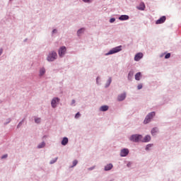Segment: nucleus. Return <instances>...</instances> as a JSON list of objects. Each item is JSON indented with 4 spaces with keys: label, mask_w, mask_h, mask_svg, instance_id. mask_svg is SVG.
<instances>
[{
    "label": "nucleus",
    "mask_w": 181,
    "mask_h": 181,
    "mask_svg": "<svg viewBox=\"0 0 181 181\" xmlns=\"http://www.w3.org/2000/svg\"><path fill=\"white\" fill-rule=\"evenodd\" d=\"M97 82H98V78H97Z\"/></svg>",
    "instance_id": "38"
},
{
    "label": "nucleus",
    "mask_w": 181,
    "mask_h": 181,
    "mask_svg": "<svg viewBox=\"0 0 181 181\" xmlns=\"http://www.w3.org/2000/svg\"><path fill=\"white\" fill-rule=\"evenodd\" d=\"M129 153V150L127 148H123L120 152V156H127Z\"/></svg>",
    "instance_id": "8"
},
{
    "label": "nucleus",
    "mask_w": 181,
    "mask_h": 181,
    "mask_svg": "<svg viewBox=\"0 0 181 181\" xmlns=\"http://www.w3.org/2000/svg\"><path fill=\"white\" fill-rule=\"evenodd\" d=\"M46 144H45V142H42V143H41V144H40L38 146H37V148H39V149H40V148H45V146Z\"/></svg>",
    "instance_id": "20"
},
{
    "label": "nucleus",
    "mask_w": 181,
    "mask_h": 181,
    "mask_svg": "<svg viewBox=\"0 0 181 181\" xmlns=\"http://www.w3.org/2000/svg\"><path fill=\"white\" fill-rule=\"evenodd\" d=\"M170 57V53H168L165 56V59H169Z\"/></svg>",
    "instance_id": "29"
},
{
    "label": "nucleus",
    "mask_w": 181,
    "mask_h": 181,
    "mask_svg": "<svg viewBox=\"0 0 181 181\" xmlns=\"http://www.w3.org/2000/svg\"><path fill=\"white\" fill-rule=\"evenodd\" d=\"M135 80H136L137 81H139L141 80V72H138L137 74H136Z\"/></svg>",
    "instance_id": "16"
},
{
    "label": "nucleus",
    "mask_w": 181,
    "mask_h": 181,
    "mask_svg": "<svg viewBox=\"0 0 181 181\" xmlns=\"http://www.w3.org/2000/svg\"><path fill=\"white\" fill-rule=\"evenodd\" d=\"M153 145V144H148L146 148V151H149V148H152Z\"/></svg>",
    "instance_id": "22"
},
{
    "label": "nucleus",
    "mask_w": 181,
    "mask_h": 181,
    "mask_svg": "<svg viewBox=\"0 0 181 181\" xmlns=\"http://www.w3.org/2000/svg\"><path fill=\"white\" fill-rule=\"evenodd\" d=\"M84 32V28H81L78 31V35H81Z\"/></svg>",
    "instance_id": "23"
},
{
    "label": "nucleus",
    "mask_w": 181,
    "mask_h": 181,
    "mask_svg": "<svg viewBox=\"0 0 181 181\" xmlns=\"http://www.w3.org/2000/svg\"><path fill=\"white\" fill-rule=\"evenodd\" d=\"M137 9H139V11H145V3H140L139 6H137Z\"/></svg>",
    "instance_id": "11"
},
{
    "label": "nucleus",
    "mask_w": 181,
    "mask_h": 181,
    "mask_svg": "<svg viewBox=\"0 0 181 181\" xmlns=\"http://www.w3.org/2000/svg\"><path fill=\"white\" fill-rule=\"evenodd\" d=\"M56 32H57V30H53L52 33H56Z\"/></svg>",
    "instance_id": "34"
},
{
    "label": "nucleus",
    "mask_w": 181,
    "mask_h": 181,
    "mask_svg": "<svg viewBox=\"0 0 181 181\" xmlns=\"http://www.w3.org/2000/svg\"><path fill=\"white\" fill-rule=\"evenodd\" d=\"M6 158H8V154H5V155L2 156L1 159H5Z\"/></svg>",
    "instance_id": "30"
},
{
    "label": "nucleus",
    "mask_w": 181,
    "mask_h": 181,
    "mask_svg": "<svg viewBox=\"0 0 181 181\" xmlns=\"http://www.w3.org/2000/svg\"><path fill=\"white\" fill-rule=\"evenodd\" d=\"M45 73H46V70L45 69V68H42L40 70V76H43V74H45Z\"/></svg>",
    "instance_id": "19"
},
{
    "label": "nucleus",
    "mask_w": 181,
    "mask_h": 181,
    "mask_svg": "<svg viewBox=\"0 0 181 181\" xmlns=\"http://www.w3.org/2000/svg\"><path fill=\"white\" fill-rule=\"evenodd\" d=\"M122 47V46L120 45L112 49L110 51H109V52L106 54V56H110V54H114L115 53H118V52H121V50H122V49H121Z\"/></svg>",
    "instance_id": "3"
},
{
    "label": "nucleus",
    "mask_w": 181,
    "mask_h": 181,
    "mask_svg": "<svg viewBox=\"0 0 181 181\" xmlns=\"http://www.w3.org/2000/svg\"><path fill=\"white\" fill-rule=\"evenodd\" d=\"M110 23H114V22H115V18H110Z\"/></svg>",
    "instance_id": "28"
},
{
    "label": "nucleus",
    "mask_w": 181,
    "mask_h": 181,
    "mask_svg": "<svg viewBox=\"0 0 181 181\" xmlns=\"http://www.w3.org/2000/svg\"><path fill=\"white\" fill-rule=\"evenodd\" d=\"M151 141V136L147 135L144 139H141V142H149Z\"/></svg>",
    "instance_id": "13"
},
{
    "label": "nucleus",
    "mask_w": 181,
    "mask_h": 181,
    "mask_svg": "<svg viewBox=\"0 0 181 181\" xmlns=\"http://www.w3.org/2000/svg\"><path fill=\"white\" fill-rule=\"evenodd\" d=\"M132 77H134V71H130L128 74V80H132Z\"/></svg>",
    "instance_id": "15"
},
{
    "label": "nucleus",
    "mask_w": 181,
    "mask_h": 181,
    "mask_svg": "<svg viewBox=\"0 0 181 181\" xmlns=\"http://www.w3.org/2000/svg\"><path fill=\"white\" fill-rule=\"evenodd\" d=\"M166 21V17L165 16H162L158 20L156 21V25H160V23H163Z\"/></svg>",
    "instance_id": "9"
},
{
    "label": "nucleus",
    "mask_w": 181,
    "mask_h": 181,
    "mask_svg": "<svg viewBox=\"0 0 181 181\" xmlns=\"http://www.w3.org/2000/svg\"><path fill=\"white\" fill-rule=\"evenodd\" d=\"M137 88L138 90H141V88H142V85L141 84L138 85Z\"/></svg>",
    "instance_id": "31"
},
{
    "label": "nucleus",
    "mask_w": 181,
    "mask_h": 181,
    "mask_svg": "<svg viewBox=\"0 0 181 181\" xmlns=\"http://www.w3.org/2000/svg\"><path fill=\"white\" fill-rule=\"evenodd\" d=\"M35 122H36V124H40V118H37V119H35Z\"/></svg>",
    "instance_id": "27"
},
{
    "label": "nucleus",
    "mask_w": 181,
    "mask_h": 181,
    "mask_svg": "<svg viewBox=\"0 0 181 181\" xmlns=\"http://www.w3.org/2000/svg\"><path fill=\"white\" fill-rule=\"evenodd\" d=\"M112 164H107L105 167V170H111V169H112Z\"/></svg>",
    "instance_id": "17"
},
{
    "label": "nucleus",
    "mask_w": 181,
    "mask_h": 181,
    "mask_svg": "<svg viewBox=\"0 0 181 181\" xmlns=\"http://www.w3.org/2000/svg\"><path fill=\"white\" fill-rule=\"evenodd\" d=\"M69 144V139L67 137H64L62 141V145L66 146Z\"/></svg>",
    "instance_id": "14"
},
{
    "label": "nucleus",
    "mask_w": 181,
    "mask_h": 181,
    "mask_svg": "<svg viewBox=\"0 0 181 181\" xmlns=\"http://www.w3.org/2000/svg\"><path fill=\"white\" fill-rule=\"evenodd\" d=\"M21 123L20 122L19 124L18 125V127H19V125H21Z\"/></svg>",
    "instance_id": "37"
},
{
    "label": "nucleus",
    "mask_w": 181,
    "mask_h": 181,
    "mask_svg": "<svg viewBox=\"0 0 181 181\" xmlns=\"http://www.w3.org/2000/svg\"><path fill=\"white\" fill-rule=\"evenodd\" d=\"M126 97H127V95L125 93H122L117 97V100L118 101H124Z\"/></svg>",
    "instance_id": "10"
},
{
    "label": "nucleus",
    "mask_w": 181,
    "mask_h": 181,
    "mask_svg": "<svg viewBox=\"0 0 181 181\" xmlns=\"http://www.w3.org/2000/svg\"><path fill=\"white\" fill-rule=\"evenodd\" d=\"M153 117H155V112H150L145 118L144 121V124H149V122H151V120L152 119V118H153Z\"/></svg>",
    "instance_id": "4"
},
{
    "label": "nucleus",
    "mask_w": 181,
    "mask_h": 181,
    "mask_svg": "<svg viewBox=\"0 0 181 181\" xmlns=\"http://www.w3.org/2000/svg\"><path fill=\"white\" fill-rule=\"evenodd\" d=\"M100 111H108V106L103 105V106L100 107Z\"/></svg>",
    "instance_id": "18"
},
{
    "label": "nucleus",
    "mask_w": 181,
    "mask_h": 181,
    "mask_svg": "<svg viewBox=\"0 0 181 181\" xmlns=\"http://www.w3.org/2000/svg\"><path fill=\"white\" fill-rule=\"evenodd\" d=\"M83 2H92L93 0H83Z\"/></svg>",
    "instance_id": "32"
},
{
    "label": "nucleus",
    "mask_w": 181,
    "mask_h": 181,
    "mask_svg": "<svg viewBox=\"0 0 181 181\" xmlns=\"http://www.w3.org/2000/svg\"><path fill=\"white\" fill-rule=\"evenodd\" d=\"M109 83H111V78H109Z\"/></svg>",
    "instance_id": "36"
},
{
    "label": "nucleus",
    "mask_w": 181,
    "mask_h": 181,
    "mask_svg": "<svg viewBox=\"0 0 181 181\" xmlns=\"http://www.w3.org/2000/svg\"><path fill=\"white\" fill-rule=\"evenodd\" d=\"M80 112H78L76 114V115H75V118H80Z\"/></svg>",
    "instance_id": "26"
},
{
    "label": "nucleus",
    "mask_w": 181,
    "mask_h": 181,
    "mask_svg": "<svg viewBox=\"0 0 181 181\" xmlns=\"http://www.w3.org/2000/svg\"><path fill=\"white\" fill-rule=\"evenodd\" d=\"M130 141H132V142H142V135H132L130 137Z\"/></svg>",
    "instance_id": "2"
},
{
    "label": "nucleus",
    "mask_w": 181,
    "mask_h": 181,
    "mask_svg": "<svg viewBox=\"0 0 181 181\" xmlns=\"http://www.w3.org/2000/svg\"><path fill=\"white\" fill-rule=\"evenodd\" d=\"M57 59V53H56L54 51L51 52L47 57V62H54V60H56Z\"/></svg>",
    "instance_id": "1"
},
{
    "label": "nucleus",
    "mask_w": 181,
    "mask_h": 181,
    "mask_svg": "<svg viewBox=\"0 0 181 181\" xmlns=\"http://www.w3.org/2000/svg\"><path fill=\"white\" fill-rule=\"evenodd\" d=\"M77 163H78V161H77V160H74L73 161V167L76 166L77 165Z\"/></svg>",
    "instance_id": "25"
},
{
    "label": "nucleus",
    "mask_w": 181,
    "mask_h": 181,
    "mask_svg": "<svg viewBox=\"0 0 181 181\" xmlns=\"http://www.w3.org/2000/svg\"><path fill=\"white\" fill-rule=\"evenodd\" d=\"M143 57H144V54H142V52H139L135 55L134 61L139 62V60H141V59H142Z\"/></svg>",
    "instance_id": "7"
},
{
    "label": "nucleus",
    "mask_w": 181,
    "mask_h": 181,
    "mask_svg": "<svg viewBox=\"0 0 181 181\" xmlns=\"http://www.w3.org/2000/svg\"><path fill=\"white\" fill-rule=\"evenodd\" d=\"M119 21H128L129 19V16L127 15H122L119 18Z\"/></svg>",
    "instance_id": "12"
},
{
    "label": "nucleus",
    "mask_w": 181,
    "mask_h": 181,
    "mask_svg": "<svg viewBox=\"0 0 181 181\" xmlns=\"http://www.w3.org/2000/svg\"><path fill=\"white\" fill-rule=\"evenodd\" d=\"M57 158H54V160H51V161H50V164H51V165H53V163H55V162H57Z\"/></svg>",
    "instance_id": "24"
},
{
    "label": "nucleus",
    "mask_w": 181,
    "mask_h": 181,
    "mask_svg": "<svg viewBox=\"0 0 181 181\" xmlns=\"http://www.w3.org/2000/svg\"><path fill=\"white\" fill-rule=\"evenodd\" d=\"M60 99L59 98H54L51 102V105L52 108H56L57 104H59Z\"/></svg>",
    "instance_id": "5"
},
{
    "label": "nucleus",
    "mask_w": 181,
    "mask_h": 181,
    "mask_svg": "<svg viewBox=\"0 0 181 181\" xmlns=\"http://www.w3.org/2000/svg\"><path fill=\"white\" fill-rule=\"evenodd\" d=\"M66 47H62L61 48H59V56L60 57H63V56H64V54H66Z\"/></svg>",
    "instance_id": "6"
},
{
    "label": "nucleus",
    "mask_w": 181,
    "mask_h": 181,
    "mask_svg": "<svg viewBox=\"0 0 181 181\" xmlns=\"http://www.w3.org/2000/svg\"><path fill=\"white\" fill-rule=\"evenodd\" d=\"M72 104H76V100H72Z\"/></svg>",
    "instance_id": "35"
},
{
    "label": "nucleus",
    "mask_w": 181,
    "mask_h": 181,
    "mask_svg": "<svg viewBox=\"0 0 181 181\" xmlns=\"http://www.w3.org/2000/svg\"><path fill=\"white\" fill-rule=\"evenodd\" d=\"M3 49H0V56L2 54Z\"/></svg>",
    "instance_id": "33"
},
{
    "label": "nucleus",
    "mask_w": 181,
    "mask_h": 181,
    "mask_svg": "<svg viewBox=\"0 0 181 181\" xmlns=\"http://www.w3.org/2000/svg\"><path fill=\"white\" fill-rule=\"evenodd\" d=\"M156 132H158V128H153V129L151 130V134H152V135H155Z\"/></svg>",
    "instance_id": "21"
}]
</instances>
